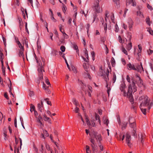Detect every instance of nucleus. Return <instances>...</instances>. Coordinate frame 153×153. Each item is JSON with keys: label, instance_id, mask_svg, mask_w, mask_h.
Wrapping results in <instances>:
<instances>
[{"label": "nucleus", "instance_id": "obj_1", "mask_svg": "<svg viewBox=\"0 0 153 153\" xmlns=\"http://www.w3.org/2000/svg\"><path fill=\"white\" fill-rule=\"evenodd\" d=\"M132 83L130 84L128 87V91L127 93L125 90L126 86L124 83H122L120 85V89L122 92H123L124 96H127L129 99L130 102H133L134 99L132 95V92L133 91L134 92L136 91L137 87L135 85V80L133 78H132Z\"/></svg>", "mask_w": 153, "mask_h": 153}, {"label": "nucleus", "instance_id": "obj_2", "mask_svg": "<svg viewBox=\"0 0 153 153\" xmlns=\"http://www.w3.org/2000/svg\"><path fill=\"white\" fill-rule=\"evenodd\" d=\"M140 101H142L140 107L142 113L145 115L146 114V109L144 108L145 107H148L149 110L153 104L150 102V99L146 96H143L139 98Z\"/></svg>", "mask_w": 153, "mask_h": 153}, {"label": "nucleus", "instance_id": "obj_3", "mask_svg": "<svg viewBox=\"0 0 153 153\" xmlns=\"http://www.w3.org/2000/svg\"><path fill=\"white\" fill-rule=\"evenodd\" d=\"M94 10L95 12L100 13L102 11L100 9L99 5V0H95V2L93 7Z\"/></svg>", "mask_w": 153, "mask_h": 153}, {"label": "nucleus", "instance_id": "obj_4", "mask_svg": "<svg viewBox=\"0 0 153 153\" xmlns=\"http://www.w3.org/2000/svg\"><path fill=\"white\" fill-rule=\"evenodd\" d=\"M125 137H126V143L128 146L130 147L131 145V144L130 142V141L131 140L130 135L128 133H126L125 134V135H124L123 136L122 139V140H124Z\"/></svg>", "mask_w": 153, "mask_h": 153}, {"label": "nucleus", "instance_id": "obj_5", "mask_svg": "<svg viewBox=\"0 0 153 153\" xmlns=\"http://www.w3.org/2000/svg\"><path fill=\"white\" fill-rule=\"evenodd\" d=\"M101 76L105 80L106 82V84L107 82L108 83V81L109 80V78L108 76L109 75V71L108 69L107 70V72L105 73V72L103 73L102 70L100 71Z\"/></svg>", "mask_w": 153, "mask_h": 153}, {"label": "nucleus", "instance_id": "obj_6", "mask_svg": "<svg viewBox=\"0 0 153 153\" xmlns=\"http://www.w3.org/2000/svg\"><path fill=\"white\" fill-rule=\"evenodd\" d=\"M38 71L39 72V76L40 78V79H41L43 78V74L42 73L43 71L44 72L45 71L43 69V65L42 64L39 63V67L38 69Z\"/></svg>", "mask_w": 153, "mask_h": 153}, {"label": "nucleus", "instance_id": "obj_7", "mask_svg": "<svg viewBox=\"0 0 153 153\" xmlns=\"http://www.w3.org/2000/svg\"><path fill=\"white\" fill-rule=\"evenodd\" d=\"M83 67L84 68V69L85 71H86L87 72H88V68H89V65H88V63H84L83 65ZM85 73L87 74V77L89 78L90 79H91V76H90V74H89L88 73V72H87V73Z\"/></svg>", "mask_w": 153, "mask_h": 153}, {"label": "nucleus", "instance_id": "obj_8", "mask_svg": "<svg viewBox=\"0 0 153 153\" xmlns=\"http://www.w3.org/2000/svg\"><path fill=\"white\" fill-rule=\"evenodd\" d=\"M131 118L129 120V123L130 124V126L131 128H133V129H135L136 125V123L134 122V119L133 118L132 119L134 120V121L132 122H131Z\"/></svg>", "mask_w": 153, "mask_h": 153}, {"label": "nucleus", "instance_id": "obj_9", "mask_svg": "<svg viewBox=\"0 0 153 153\" xmlns=\"http://www.w3.org/2000/svg\"><path fill=\"white\" fill-rule=\"evenodd\" d=\"M130 4L133 6H135L136 5V3L134 2V0H127L126 1V7H128L129 6Z\"/></svg>", "mask_w": 153, "mask_h": 153}, {"label": "nucleus", "instance_id": "obj_10", "mask_svg": "<svg viewBox=\"0 0 153 153\" xmlns=\"http://www.w3.org/2000/svg\"><path fill=\"white\" fill-rule=\"evenodd\" d=\"M138 78L139 80L137 82V85L139 87H143V89H144V86L143 85V81L139 77H138Z\"/></svg>", "mask_w": 153, "mask_h": 153}, {"label": "nucleus", "instance_id": "obj_11", "mask_svg": "<svg viewBox=\"0 0 153 153\" xmlns=\"http://www.w3.org/2000/svg\"><path fill=\"white\" fill-rule=\"evenodd\" d=\"M48 136L49 134L48 133L47 131L45 130H43L42 133L41 137L45 139V137H48Z\"/></svg>", "mask_w": 153, "mask_h": 153}, {"label": "nucleus", "instance_id": "obj_12", "mask_svg": "<svg viewBox=\"0 0 153 153\" xmlns=\"http://www.w3.org/2000/svg\"><path fill=\"white\" fill-rule=\"evenodd\" d=\"M85 57L87 59V60H86V59L84 58V57L82 56V58L86 62H88V51L87 50V49H85Z\"/></svg>", "mask_w": 153, "mask_h": 153}, {"label": "nucleus", "instance_id": "obj_13", "mask_svg": "<svg viewBox=\"0 0 153 153\" xmlns=\"http://www.w3.org/2000/svg\"><path fill=\"white\" fill-rule=\"evenodd\" d=\"M128 27L130 30H131V29L133 25V22L131 19H129L128 22Z\"/></svg>", "mask_w": 153, "mask_h": 153}, {"label": "nucleus", "instance_id": "obj_14", "mask_svg": "<svg viewBox=\"0 0 153 153\" xmlns=\"http://www.w3.org/2000/svg\"><path fill=\"white\" fill-rule=\"evenodd\" d=\"M143 71V68L142 66V65L141 63H140V65H138V67L136 68V70L139 72H141V70Z\"/></svg>", "mask_w": 153, "mask_h": 153}, {"label": "nucleus", "instance_id": "obj_15", "mask_svg": "<svg viewBox=\"0 0 153 153\" xmlns=\"http://www.w3.org/2000/svg\"><path fill=\"white\" fill-rule=\"evenodd\" d=\"M127 66L128 67V70L132 69L134 70H136V68H135L134 65L133 64H131V63L128 64Z\"/></svg>", "mask_w": 153, "mask_h": 153}, {"label": "nucleus", "instance_id": "obj_16", "mask_svg": "<svg viewBox=\"0 0 153 153\" xmlns=\"http://www.w3.org/2000/svg\"><path fill=\"white\" fill-rule=\"evenodd\" d=\"M91 146L92 148V150L94 152H97V146L96 143L91 144Z\"/></svg>", "mask_w": 153, "mask_h": 153}, {"label": "nucleus", "instance_id": "obj_17", "mask_svg": "<svg viewBox=\"0 0 153 153\" xmlns=\"http://www.w3.org/2000/svg\"><path fill=\"white\" fill-rule=\"evenodd\" d=\"M24 49H21V50H19V55L20 57H22L23 60H24V55L23 53V52Z\"/></svg>", "mask_w": 153, "mask_h": 153}, {"label": "nucleus", "instance_id": "obj_18", "mask_svg": "<svg viewBox=\"0 0 153 153\" xmlns=\"http://www.w3.org/2000/svg\"><path fill=\"white\" fill-rule=\"evenodd\" d=\"M18 19L19 24V28L21 29L23 25V22L21 18L19 16L18 17Z\"/></svg>", "mask_w": 153, "mask_h": 153}, {"label": "nucleus", "instance_id": "obj_19", "mask_svg": "<svg viewBox=\"0 0 153 153\" xmlns=\"http://www.w3.org/2000/svg\"><path fill=\"white\" fill-rule=\"evenodd\" d=\"M36 118H37V121L40 123V125H42L43 124L42 122V118L41 115L39 114Z\"/></svg>", "mask_w": 153, "mask_h": 153}, {"label": "nucleus", "instance_id": "obj_20", "mask_svg": "<svg viewBox=\"0 0 153 153\" xmlns=\"http://www.w3.org/2000/svg\"><path fill=\"white\" fill-rule=\"evenodd\" d=\"M137 14L138 16H140L142 18H144V17L143 14L140 10L138 11L137 12Z\"/></svg>", "mask_w": 153, "mask_h": 153}, {"label": "nucleus", "instance_id": "obj_21", "mask_svg": "<svg viewBox=\"0 0 153 153\" xmlns=\"http://www.w3.org/2000/svg\"><path fill=\"white\" fill-rule=\"evenodd\" d=\"M112 1L116 4L117 7H120L119 0H112Z\"/></svg>", "mask_w": 153, "mask_h": 153}, {"label": "nucleus", "instance_id": "obj_22", "mask_svg": "<svg viewBox=\"0 0 153 153\" xmlns=\"http://www.w3.org/2000/svg\"><path fill=\"white\" fill-rule=\"evenodd\" d=\"M16 42L18 45V47L19 48V50H21V49H24V47L22 46L20 42L18 41H16Z\"/></svg>", "mask_w": 153, "mask_h": 153}, {"label": "nucleus", "instance_id": "obj_23", "mask_svg": "<svg viewBox=\"0 0 153 153\" xmlns=\"http://www.w3.org/2000/svg\"><path fill=\"white\" fill-rule=\"evenodd\" d=\"M132 47V43L131 42H130L127 45L126 48L127 50L129 51L131 49Z\"/></svg>", "mask_w": 153, "mask_h": 153}, {"label": "nucleus", "instance_id": "obj_24", "mask_svg": "<svg viewBox=\"0 0 153 153\" xmlns=\"http://www.w3.org/2000/svg\"><path fill=\"white\" fill-rule=\"evenodd\" d=\"M72 102H73L74 104L76 106H79V104L78 102L76 101L75 98H73Z\"/></svg>", "mask_w": 153, "mask_h": 153}, {"label": "nucleus", "instance_id": "obj_25", "mask_svg": "<svg viewBox=\"0 0 153 153\" xmlns=\"http://www.w3.org/2000/svg\"><path fill=\"white\" fill-rule=\"evenodd\" d=\"M127 122H125L123 123L122 127V128L123 130V128H126L127 126Z\"/></svg>", "mask_w": 153, "mask_h": 153}, {"label": "nucleus", "instance_id": "obj_26", "mask_svg": "<svg viewBox=\"0 0 153 153\" xmlns=\"http://www.w3.org/2000/svg\"><path fill=\"white\" fill-rule=\"evenodd\" d=\"M131 33L128 32V36L127 38L128 39V41L129 42H131Z\"/></svg>", "mask_w": 153, "mask_h": 153}, {"label": "nucleus", "instance_id": "obj_27", "mask_svg": "<svg viewBox=\"0 0 153 153\" xmlns=\"http://www.w3.org/2000/svg\"><path fill=\"white\" fill-rule=\"evenodd\" d=\"M37 107L39 111L41 112H42V106L39 103L38 104Z\"/></svg>", "mask_w": 153, "mask_h": 153}, {"label": "nucleus", "instance_id": "obj_28", "mask_svg": "<svg viewBox=\"0 0 153 153\" xmlns=\"http://www.w3.org/2000/svg\"><path fill=\"white\" fill-rule=\"evenodd\" d=\"M111 62L112 65L113 66H114L115 65V61L113 57H112L111 58Z\"/></svg>", "mask_w": 153, "mask_h": 153}, {"label": "nucleus", "instance_id": "obj_29", "mask_svg": "<svg viewBox=\"0 0 153 153\" xmlns=\"http://www.w3.org/2000/svg\"><path fill=\"white\" fill-rule=\"evenodd\" d=\"M108 86V83L107 82V83H106V88H107V91L110 92L111 91V88L110 87V84L109 85V87Z\"/></svg>", "mask_w": 153, "mask_h": 153}, {"label": "nucleus", "instance_id": "obj_30", "mask_svg": "<svg viewBox=\"0 0 153 153\" xmlns=\"http://www.w3.org/2000/svg\"><path fill=\"white\" fill-rule=\"evenodd\" d=\"M132 135L134 136H136L137 135L136 129H134L132 131Z\"/></svg>", "mask_w": 153, "mask_h": 153}, {"label": "nucleus", "instance_id": "obj_31", "mask_svg": "<svg viewBox=\"0 0 153 153\" xmlns=\"http://www.w3.org/2000/svg\"><path fill=\"white\" fill-rule=\"evenodd\" d=\"M103 120H105L103 122L104 124H106L107 126L109 123V121L108 120L106 119V118L105 119L104 117L103 118Z\"/></svg>", "mask_w": 153, "mask_h": 153}, {"label": "nucleus", "instance_id": "obj_32", "mask_svg": "<svg viewBox=\"0 0 153 153\" xmlns=\"http://www.w3.org/2000/svg\"><path fill=\"white\" fill-rule=\"evenodd\" d=\"M93 134L94 136V137L97 140V135L98 134L96 132L94 131L93 133Z\"/></svg>", "mask_w": 153, "mask_h": 153}, {"label": "nucleus", "instance_id": "obj_33", "mask_svg": "<svg viewBox=\"0 0 153 153\" xmlns=\"http://www.w3.org/2000/svg\"><path fill=\"white\" fill-rule=\"evenodd\" d=\"M144 139V135L143 134H141V137L140 138L142 144H143V140Z\"/></svg>", "mask_w": 153, "mask_h": 153}, {"label": "nucleus", "instance_id": "obj_34", "mask_svg": "<svg viewBox=\"0 0 153 153\" xmlns=\"http://www.w3.org/2000/svg\"><path fill=\"white\" fill-rule=\"evenodd\" d=\"M86 153H90V147L89 146L86 145Z\"/></svg>", "mask_w": 153, "mask_h": 153}, {"label": "nucleus", "instance_id": "obj_35", "mask_svg": "<svg viewBox=\"0 0 153 153\" xmlns=\"http://www.w3.org/2000/svg\"><path fill=\"white\" fill-rule=\"evenodd\" d=\"M43 117L44 118V120L45 121H47L48 120H49L50 119V118L48 117H47L45 114H44L43 115Z\"/></svg>", "mask_w": 153, "mask_h": 153}, {"label": "nucleus", "instance_id": "obj_36", "mask_svg": "<svg viewBox=\"0 0 153 153\" xmlns=\"http://www.w3.org/2000/svg\"><path fill=\"white\" fill-rule=\"evenodd\" d=\"M48 99L46 98L44 99L45 101H46L47 103L49 105H51V103L50 101L48 100Z\"/></svg>", "mask_w": 153, "mask_h": 153}, {"label": "nucleus", "instance_id": "obj_37", "mask_svg": "<svg viewBox=\"0 0 153 153\" xmlns=\"http://www.w3.org/2000/svg\"><path fill=\"white\" fill-rule=\"evenodd\" d=\"M146 22L147 23L148 25H150L149 23L150 19L149 17H147L146 19Z\"/></svg>", "mask_w": 153, "mask_h": 153}, {"label": "nucleus", "instance_id": "obj_38", "mask_svg": "<svg viewBox=\"0 0 153 153\" xmlns=\"http://www.w3.org/2000/svg\"><path fill=\"white\" fill-rule=\"evenodd\" d=\"M122 52H123L125 54H126V55H127V52L124 48L123 47L122 48Z\"/></svg>", "mask_w": 153, "mask_h": 153}, {"label": "nucleus", "instance_id": "obj_39", "mask_svg": "<svg viewBox=\"0 0 153 153\" xmlns=\"http://www.w3.org/2000/svg\"><path fill=\"white\" fill-rule=\"evenodd\" d=\"M65 46H61L60 47V50L62 52H64L65 51Z\"/></svg>", "mask_w": 153, "mask_h": 153}, {"label": "nucleus", "instance_id": "obj_40", "mask_svg": "<svg viewBox=\"0 0 153 153\" xmlns=\"http://www.w3.org/2000/svg\"><path fill=\"white\" fill-rule=\"evenodd\" d=\"M116 79V75L115 74V73H114V74H113V81L114 83L115 82Z\"/></svg>", "mask_w": 153, "mask_h": 153}, {"label": "nucleus", "instance_id": "obj_41", "mask_svg": "<svg viewBox=\"0 0 153 153\" xmlns=\"http://www.w3.org/2000/svg\"><path fill=\"white\" fill-rule=\"evenodd\" d=\"M3 56V54L2 52H0V61L3 60L4 58Z\"/></svg>", "mask_w": 153, "mask_h": 153}, {"label": "nucleus", "instance_id": "obj_42", "mask_svg": "<svg viewBox=\"0 0 153 153\" xmlns=\"http://www.w3.org/2000/svg\"><path fill=\"white\" fill-rule=\"evenodd\" d=\"M147 52L149 55H150L153 53V50L149 49L147 50Z\"/></svg>", "mask_w": 153, "mask_h": 153}, {"label": "nucleus", "instance_id": "obj_43", "mask_svg": "<svg viewBox=\"0 0 153 153\" xmlns=\"http://www.w3.org/2000/svg\"><path fill=\"white\" fill-rule=\"evenodd\" d=\"M2 38L4 42V45L5 46H6V39L3 36H2Z\"/></svg>", "mask_w": 153, "mask_h": 153}, {"label": "nucleus", "instance_id": "obj_44", "mask_svg": "<svg viewBox=\"0 0 153 153\" xmlns=\"http://www.w3.org/2000/svg\"><path fill=\"white\" fill-rule=\"evenodd\" d=\"M97 15L96 13H95V14L94 15L93 22H94L96 20V18L97 17Z\"/></svg>", "mask_w": 153, "mask_h": 153}, {"label": "nucleus", "instance_id": "obj_45", "mask_svg": "<svg viewBox=\"0 0 153 153\" xmlns=\"http://www.w3.org/2000/svg\"><path fill=\"white\" fill-rule=\"evenodd\" d=\"M90 141L92 143L91 144H94V143H96L95 142V140H94L93 138H92V137L90 139Z\"/></svg>", "mask_w": 153, "mask_h": 153}, {"label": "nucleus", "instance_id": "obj_46", "mask_svg": "<svg viewBox=\"0 0 153 153\" xmlns=\"http://www.w3.org/2000/svg\"><path fill=\"white\" fill-rule=\"evenodd\" d=\"M126 80L128 82L130 83V78L128 75H127L126 76Z\"/></svg>", "mask_w": 153, "mask_h": 153}, {"label": "nucleus", "instance_id": "obj_47", "mask_svg": "<svg viewBox=\"0 0 153 153\" xmlns=\"http://www.w3.org/2000/svg\"><path fill=\"white\" fill-rule=\"evenodd\" d=\"M30 109H32L34 111L35 110V106L32 104H31L30 105Z\"/></svg>", "mask_w": 153, "mask_h": 153}, {"label": "nucleus", "instance_id": "obj_48", "mask_svg": "<svg viewBox=\"0 0 153 153\" xmlns=\"http://www.w3.org/2000/svg\"><path fill=\"white\" fill-rule=\"evenodd\" d=\"M138 48L139 49V52L140 53L142 50V47L140 45H138Z\"/></svg>", "mask_w": 153, "mask_h": 153}, {"label": "nucleus", "instance_id": "obj_49", "mask_svg": "<svg viewBox=\"0 0 153 153\" xmlns=\"http://www.w3.org/2000/svg\"><path fill=\"white\" fill-rule=\"evenodd\" d=\"M147 7L149 9H150L151 10H152V7L150 6L149 4H147Z\"/></svg>", "mask_w": 153, "mask_h": 153}, {"label": "nucleus", "instance_id": "obj_50", "mask_svg": "<svg viewBox=\"0 0 153 153\" xmlns=\"http://www.w3.org/2000/svg\"><path fill=\"white\" fill-rule=\"evenodd\" d=\"M95 117V119L96 120H98L100 118L99 115L98 114H96Z\"/></svg>", "mask_w": 153, "mask_h": 153}, {"label": "nucleus", "instance_id": "obj_51", "mask_svg": "<svg viewBox=\"0 0 153 153\" xmlns=\"http://www.w3.org/2000/svg\"><path fill=\"white\" fill-rule=\"evenodd\" d=\"M97 139H98L99 140H101V135L100 134H98L97 135Z\"/></svg>", "mask_w": 153, "mask_h": 153}, {"label": "nucleus", "instance_id": "obj_52", "mask_svg": "<svg viewBox=\"0 0 153 153\" xmlns=\"http://www.w3.org/2000/svg\"><path fill=\"white\" fill-rule=\"evenodd\" d=\"M91 126H92L93 127L95 126V123L93 120L91 121Z\"/></svg>", "mask_w": 153, "mask_h": 153}, {"label": "nucleus", "instance_id": "obj_53", "mask_svg": "<svg viewBox=\"0 0 153 153\" xmlns=\"http://www.w3.org/2000/svg\"><path fill=\"white\" fill-rule=\"evenodd\" d=\"M86 123L87 124V125L89 126V127L91 126V123L90 122V121H89L86 122Z\"/></svg>", "mask_w": 153, "mask_h": 153}, {"label": "nucleus", "instance_id": "obj_54", "mask_svg": "<svg viewBox=\"0 0 153 153\" xmlns=\"http://www.w3.org/2000/svg\"><path fill=\"white\" fill-rule=\"evenodd\" d=\"M45 89L46 90V92L47 93H48V94H49L50 93V90L48 89V87H47L46 88H45Z\"/></svg>", "mask_w": 153, "mask_h": 153}, {"label": "nucleus", "instance_id": "obj_55", "mask_svg": "<svg viewBox=\"0 0 153 153\" xmlns=\"http://www.w3.org/2000/svg\"><path fill=\"white\" fill-rule=\"evenodd\" d=\"M65 63L67 65V66L68 67V68L69 69V70H70V69L69 68V65H68V63L67 62V60L66 59H65Z\"/></svg>", "mask_w": 153, "mask_h": 153}, {"label": "nucleus", "instance_id": "obj_56", "mask_svg": "<svg viewBox=\"0 0 153 153\" xmlns=\"http://www.w3.org/2000/svg\"><path fill=\"white\" fill-rule=\"evenodd\" d=\"M64 35V37L65 39H67L68 37V36L65 33H63Z\"/></svg>", "mask_w": 153, "mask_h": 153}, {"label": "nucleus", "instance_id": "obj_57", "mask_svg": "<svg viewBox=\"0 0 153 153\" xmlns=\"http://www.w3.org/2000/svg\"><path fill=\"white\" fill-rule=\"evenodd\" d=\"M79 110V108H78L77 107V106H76V107L74 110V111L76 113H78Z\"/></svg>", "mask_w": 153, "mask_h": 153}, {"label": "nucleus", "instance_id": "obj_58", "mask_svg": "<svg viewBox=\"0 0 153 153\" xmlns=\"http://www.w3.org/2000/svg\"><path fill=\"white\" fill-rule=\"evenodd\" d=\"M104 26V30L106 31L107 29V24L105 23Z\"/></svg>", "mask_w": 153, "mask_h": 153}, {"label": "nucleus", "instance_id": "obj_59", "mask_svg": "<svg viewBox=\"0 0 153 153\" xmlns=\"http://www.w3.org/2000/svg\"><path fill=\"white\" fill-rule=\"evenodd\" d=\"M119 42L120 43H122L123 42V40H122V39L121 37L120 36H119Z\"/></svg>", "mask_w": 153, "mask_h": 153}, {"label": "nucleus", "instance_id": "obj_60", "mask_svg": "<svg viewBox=\"0 0 153 153\" xmlns=\"http://www.w3.org/2000/svg\"><path fill=\"white\" fill-rule=\"evenodd\" d=\"M34 95V93L33 91H30L29 93V96L30 97L33 96Z\"/></svg>", "mask_w": 153, "mask_h": 153}, {"label": "nucleus", "instance_id": "obj_61", "mask_svg": "<svg viewBox=\"0 0 153 153\" xmlns=\"http://www.w3.org/2000/svg\"><path fill=\"white\" fill-rule=\"evenodd\" d=\"M72 69L73 71L75 73H76V70L75 68L74 67H72Z\"/></svg>", "mask_w": 153, "mask_h": 153}, {"label": "nucleus", "instance_id": "obj_62", "mask_svg": "<svg viewBox=\"0 0 153 153\" xmlns=\"http://www.w3.org/2000/svg\"><path fill=\"white\" fill-rule=\"evenodd\" d=\"M86 94H87L89 97H91V93L89 91H88L87 93H86Z\"/></svg>", "mask_w": 153, "mask_h": 153}, {"label": "nucleus", "instance_id": "obj_63", "mask_svg": "<svg viewBox=\"0 0 153 153\" xmlns=\"http://www.w3.org/2000/svg\"><path fill=\"white\" fill-rule=\"evenodd\" d=\"M34 115L37 118L38 113L37 112L36 110H34Z\"/></svg>", "mask_w": 153, "mask_h": 153}, {"label": "nucleus", "instance_id": "obj_64", "mask_svg": "<svg viewBox=\"0 0 153 153\" xmlns=\"http://www.w3.org/2000/svg\"><path fill=\"white\" fill-rule=\"evenodd\" d=\"M46 80L45 81L46 83L48 85H50V83L48 79H45Z\"/></svg>", "mask_w": 153, "mask_h": 153}]
</instances>
